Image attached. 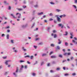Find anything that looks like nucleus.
Instances as JSON below:
<instances>
[{"label":"nucleus","instance_id":"2eb2a0df","mask_svg":"<svg viewBox=\"0 0 77 77\" xmlns=\"http://www.w3.org/2000/svg\"><path fill=\"white\" fill-rule=\"evenodd\" d=\"M47 54L44 53V54H42V56L43 57H44V56H47Z\"/></svg>","mask_w":77,"mask_h":77},{"label":"nucleus","instance_id":"3c124183","mask_svg":"<svg viewBox=\"0 0 77 77\" xmlns=\"http://www.w3.org/2000/svg\"><path fill=\"white\" fill-rule=\"evenodd\" d=\"M37 63H38V61H35V63L34 64V65H36V64H37Z\"/></svg>","mask_w":77,"mask_h":77},{"label":"nucleus","instance_id":"c85d7f7f","mask_svg":"<svg viewBox=\"0 0 77 77\" xmlns=\"http://www.w3.org/2000/svg\"><path fill=\"white\" fill-rule=\"evenodd\" d=\"M72 75H73V76H74L75 75H76V73H74L72 74Z\"/></svg>","mask_w":77,"mask_h":77},{"label":"nucleus","instance_id":"8fccbe9b","mask_svg":"<svg viewBox=\"0 0 77 77\" xmlns=\"http://www.w3.org/2000/svg\"><path fill=\"white\" fill-rule=\"evenodd\" d=\"M73 7H74V8H75V9H77V7L75 5H73Z\"/></svg>","mask_w":77,"mask_h":77},{"label":"nucleus","instance_id":"864d4df0","mask_svg":"<svg viewBox=\"0 0 77 77\" xmlns=\"http://www.w3.org/2000/svg\"><path fill=\"white\" fill-rule=\"evenodd\" d=\"M33 47H34V48H35V49H36V48H37V46L34 45L33 46Z\"/></svg>","mask_w":77,"mask_h":77},{"label":"nucleus","instance_id":"6e6d98bb","mask_svg":"<svg viewBox=\"0 0 77 77\" xmlns=\"http://www.w3.org/2000/svg\"><path fill=\"white\" fill-rule=\"evenodd\" d=\"M70 59H71V60H73V59H74V57H71Z\"/></svg>","mask_w":77,"mask_h":77},{"label":"nucleus","instance_id":"4d7b16f0","mask_svg":"<svg viewBox=\"0 0 77 77\" xmlns=\"http://www.w3.org/2000/svg\"><path fill=\"white\" fill-rule=\"evenodd\" d=\"M33 58V56H32L30 57V59H32Z\"/></svg>","mask_w":77,"mask_h":77},{"label":"nucleus","instance_id":"dca6fc26","mask_svg":"<svg viewBox=\"0 0 77 77\" xmlns=\"http://www.w3.org/2000/svg\"><path fill=\"white\" fill-rule=\"evenodd\" d=\"M56 12H60V11H61V10L59 9H56Z\"/></svg>","mask_w":77,"mask_h":77},{"label":"nucleus","instance_id":"58836bf2","mask_svg":"<svg viewBox=\"0 0 77 77\" xmlns=\"http://www.w3.org/2000/svg\"><path fill=\"white\" fill-rule=\"evenodd\" d=\"M5 36V35L4 34H2V35H1V36L2 37H4V36Z\"/></svg>","mask_w":77,"mask_h":77},{"label":"nucleus","instance_id":"09e8293b","mask_svg":"<svg viewBox=\"0 0 77 77\" xmlns=\"http://www.w3.org/2000/svg\"><path fill=\"white\" fill-rule=\"evenodd\" d=\"M73 34V32H71L70 33V35H71V36H73L72 35Z\"/></svg>","mask_w":77,"mask_h":77},{"label":"nucleus","instance_id":"bf43d9fd","mask_svg":"<svg viewBox=\"0 0 77 77\" xmlns=\"http://www.w3.org/2000/svg\"><path fill=\"white\" fill-rule=\"evenodd\" d=\"M38 40H39V38H37L35 39V41H38Z\"/></svg>","mask_w":77,"mask_h":77},{"label":"nucleus","instance_id":"37998d69","mask_svg":"<svg viewBox=\"0 0 77 77\" xmlns=\"http://www.w3.org/2000/svg\"><path fill=\"white\" fill-rule=\"evenodd\" d=\"M71 55V53H67V56H70Z\"/></svg>","mask_w":77,"mask_h":77},{"label":"nucleus","instance_id":"f03ea898","mask_svg":"<svg viewBox=\"0 0 77 77\" xmlns=\"http://www.w3.org/2000/svg\"><path fill=\"white\" fill-rule=\"evenodd\" d=\"M28 26V24L26 23L25 25H22L21 26L22 28H26Z\"/></svg>","mask_w":77,"mask_h":77},{"label":"nucleus","instance_id":"412c9836","mask_svg":"<svg viewBox=\"0 0 77 77\" xmlns=\"http://www.w3.org/2000/svg\"><path fill=\"white\" fill-rule=\"evenodd\" d=\"M34 8H38V4L35 5H34Z\"/></svg>","mask_w":77,"mask_h":77},{"label":"nucleus","instance_id":"052dcab7","mask_svg":"<svg viewBox=\"0 0 77 77\" xmlns=\"http://www.w3.org/2000/svg\"><path fill=\"white\" fill-rule=\"evenodd\" d=\"M53 54V52H51L50 54H49L50 55H51V54Z\"/></svg>","mask_w":77,"mask_h":77},{"label":"nucleus","instance_id":"a19ab883","mask_svg":"<svg viewBox=\"0 0 77 77\" xmlns=\"http://www.w3.org/2000/svg\"><path fill=\"white\" fill-rule=\"evenodd\" d=\"M32 75H33V76H35V75H36V73H33L32 74Z\"/></svg>","mask_w":77,"mask_h":77},{"label":"nucleus","instance_id":"69168bd1","mask_svg":"<svg viewBox=\"0 0 77 77\" xmlns=\"http://www.w3.org/2000/svg\"><path fill=\"white\" fill-rule=\"evenodd\" d=\"M38 30V28H36L34 30V31H36V30Z\"/></svg>","mask_w":77,"mask_h":77},{"label":"nucleus","instance_id":"e433bc0d","mask_svg":"<svg viewBox=\"0 0 77 77\" xmlns=\"http://www.w3.org/2000/svg\"><path fill=\"white\" fill-rule=\"evenodd\" d=\"M64 56H67V53H66L64 54H63Z\"/></svg>","mask_w":77,"mask_h":77},{"label":"nucleus","instance_id":"f3484780","mask_svg":"<svg viewBox=\"0 0 77 77\" xmlns=\"http://www.w3.org/2000/svg\"><path fill=\"white\" fill-rule=\"evenodd\" d=\"M11 16H12L13 18H16L15 17V16H14V15L13 14H11Z\"/></svg>","mask_w":77,"mask_h":77},{"label":"nucleus","instance_id":"f8f14e48","mask_svg":"<svg viewBox=\"0 0 77 77\" xmlns=\"http://www.w3.org/2000/svg\"><path fill=\"white\" fill-rule=\"evenodd\" d=\"M61 69L60 68V67H57L56 69V70L57 71H60Z\"/></svg>","mask_w":77,"mask_h":77},{"label":"nucleus","instance_id":"9d476101","mask_svg":"<svg viewBox=\"0 0 77 77\" xmlns=\"http://www.w3.org/2000/svg\"><path fill=\"white\" fill-rule=\"evenodd\" d=\"M58 44H61L62 43V41H60V39H58Z\"/></svg>","mask_w":77,"mask_h":77},{"label":"nucleus","instance_id":"7c9ffc66","mask_svg":"<svg viewBox=\"0 0 77 77\" xmlns=\"http://www.w3.org/2000/svg\"><path fill=\"white\" fill-rule=\"evenodd\" d=\"M35 25V23H34L32 25V26L31 27V28H33L34 27V26Z\"/></svg>","mask_w":77,"mask_h":77},{"label":"nucleus","instance_id":"f257e3e1","mask_svg":"<svg viewBox=\"0 0 77 77\" xmlns=\"http://www.w3.org/2000/svg\"><path fill=\"white\" fill-rule=\"evenodd\" d=\"M19 70V69L18 68V67H17L15 72L13 73V75L15 77H17V73L18 72Z\"/></svg>","mask_w":77,"mask_h":77},{"label":"nucleus","instance_id":"338daca9","mask_svg":"<svg viewBox=\"0 0 77 77\" xmlns=\"http://www.w3.org/2000/svg\"><path fill=\"white\" fill-rule=\"evenodd\" d=\"M46 15H44L43 16V18H45V17H46Z\"/></svg>","mask_w":77,"mask_h":77},{"label":"nucleus","instance_id":"7ed1b4c3","mask_svg":"<svg viewBox=\"0 0 77 77\" xmlns=\"http://www.w3.org/2000/svg\"><path fill=\"white\" fill-rule=\"evenodd\" d=\"M11 62V60H7L5 61V65H8V62Z\"/></svg>","mask_w":77,"mask_h":77},{"label":"nucleus","instance_id":"e2e57ef3","mask_svg":"<svg viewBox=\"0 0 77 77\" xmlns=\"http://www.w3.org/2000/svg\"><path fill=\"white\" fill-rule=\"evenodd\" d=\"M75 3H77V0H75Z\"/></svg>","mask_w":77,"mask_h":77},{"label":"nucleus","instance_id":"5fc2aeb1","mask_svg":"<svg viewBox=\"0 0 77 77\" xmlns=\"http://www.w3.org/2000/svg\"><path fill=\"white\" fill-rule=\"evenodd\" d=\"M67 29H70V27L68 25L67 26Z\"/></svg>","mask_w":77,"mask_h":77},{"label":"nucleus","instance_id":"79ce46f5","mask_svg":"<svg viewBox=\"0 0 77 77\" xmlns=\"http://www.w3.org/2000/svg\"><path fill=\"white\" fill-rule=\"evenodd\" d=\"M49 15L50 16H53V14L52 13H50Z\"/></svg>","mask_w":77,"mask_h":77},{"label":"nucleus","instance_id":"4468645a","mask_svg":"<svg viewBox=\"0 0 77 77\" xmlns=\"http://www.w3.org/2000/svg\"><path fill=\"white\" fill-rule=\"evenodd\" d=\"M45 64V63H44V62L43 61L41 62L40 63V65L41 66H42L43 65H44Z\"/></svg>","mask_w":77,"mask_h":77},{"label":"nucleus","instance_id":"4c0bfd02","mask_svg":"<svg viewBox=\"0 0 77 77\" xmlns=\"http://www.w3.org/2000/svg\"><path fill=\"white\" fill-rule=\"evenodd\" d=\"M53 64H56V62L55 61H53L52 62Z\"/></svg>","mask_w":77,"mask_h":77},{"label":"nucleus","instance_id":"6e6552de","mask_svg":"<svg viewBox=\"0 0 77 77\" xmlns=\"http://www.w3.org/2000/svg\"><path fill=\"white\" fill-rule=\"evenodd\" d=\"M44 14V12H41L40 13H38V15L39 16L42 15Z\"/></svg>","mask_w":77,"mask_h":77},{"label":"nucleus","instance_id":"49530a36","mask_svg":"<svg viewBox=\"0 0 77 77\" xmlns=\"http://www.w3.org/2000/svg\"><path fill=\"white\" fill-rule=\"evenodd\" d=\"M30 57V56L29 55H27L25 57L26 58V57Z\"/></svg>","mask_w":77,"mask_h":77},{"label":"nucleus","instance_id":"1a4fd4ad","mask_svg":"<svg viewBox=\"0 0 77 77\" xmlns=\"http://www.w3.org/2000/svg\"><path fill=\"white\" fill-rule=\"evenodd\" d=\"M51 57L52 59H53L54 58L55 59V58H56V57H57L56 55H53V56H51Z\"/></svg>","mask_w":77,"mask_h":77},{"label":"nucleus","instance_id":"a878e982","mask_svg":"<svg viewBox=\"0 0 77 77\" xmlns=\"http://www.w3.org/2000/svg\"><path fill=\"white\" fill-rule=\"evenodd\" d=\"M58 57H61V58H62L63 57L62 56V55L61 54H60L59 55Z\"/></svg>","mask_w":77,"mask_h":77},{"label":"nucleus","instance_id":"bb28decb","mask_svg":"<svg viewBox=\"0 0 77 77\" xmlns=\"http://www.w3.org/2000/svg\"><path fill=\"white\" fill-rule=\"evenodd\" d=\"M2 58L3 59H7V57H2Z\"/></svg>","mask_w":77,"mask_h":77},{"label":"nucleus","instance_id":"c756f323","mask_svg":"<svg viewBox=\"0 0 77 77\" xmlns=\"http://www.w3.org/2000/svg\"><path fill=\"white\" fill-rule=\"evenodd\" d=\"M23 68H24V66H23V65H22L21 68L20 69V70H22Z\"/></svg>","mask_w":77,"mask_h":77},{"label":"nucleus","instance_id":"de8ad7c7","mask_svg":"<svg viewBox=\"0 0 77 77\" xmlns=\"http://www.w3.org/2000/svg\"><path fill=\"white\" fill-rule=\"evenodd\" d=\"M23 9H25V8H26V6H23Z\"/></svg>","mask_w":77,"mask_h":77},{"label":"nucleus","instance_id":"5701e85b","mask_svg":"<svg viewBox=\"0 0 77 77\" xmlns=\"http://www.w3.org/2000/svg\"><path fill=\"white\" fill-rule=\"evenodd\" d=\"M22 48L23 50V51H26V49H24V47H23Z\"/></svg>","mask_w":77,"mask_h":77},{"label":"nucleus","instance_id":"0e129e2a","mask_svg":"<svg viewBox=\"0 0 77 77\" xmlns=\"http://www.w3.org/2000/svg\"><path fill=\"white\" fill-rule=\"evenodd\" d=\"M7 32H8V33H9V32H10V30L9 29H8L7 30Z\"/></svg>","mask_w":77,"mask_h":77},{"label":"nucleus","instance_id":"a211bd4d","mask_svg":"<svg viewBox=\"0 0 77 77\" xmlns=\"http://www.w3.org/2000/svg\"><path fill=\"white\" fill-rule=\"evenodd\" d=\"M14 40H11V44H14Z\"/></svg>","mask_w":77,"mask_h":77},{"label":"nucleus","instance_id":"a18cd8bd","mask_svg":"<svg viewBox=\"0 0 77 77\" xmlns=\"http://www.w3.org/2000/svg\"><path fill=\"white\" fill-rule=\"evenodd\" d=\"M55 17H57V19L58 18H59V16L58 15H56Z\"/></svg>","mask_w":77,"mask_h":77},{"label":"nucleus","instance_id":"cd10ccee","mask_svg":"<svg viewBox=\"0 0 77 77\" xmlns=\"http://www.w3.org/2000/svg\"><path fill=\"white\" fill-rule=\"evenodd\" d=\"M65 44L66 46H68V43L67 42L65 43Z\"/></svg>","mask_w":77,"mask_h":77},{"label":"nucleus","instance_id":"20e7f679","mask_svg":"<svg viewBox=\"0 0 77 77\" xmlns=\"http://www.w3.org/2000/svg\"><path fill=\"white\" fill-rule=\"evenodd\" d=\"M19 14V15L18 16L17 18H21V14L19 13H16V15H18Z\"/></svg>","mask_w":77,"mask_h":77},{"label":"nucleus","instance_id":"393cba45","mask_svg":"<svg viewBox=\"0 0 77 77\" xmlns=\"http://www.w3.org/2000/svg\"><path fill=\"white\" fill-rule=\"evenodd\" d=\"M4 3L5 4V5H9V3H7L6 1H4Z\"/></svg>","mask_w":77,"mask_h":77},{"label":"nucleus","instance_id":"473e14b6","mask_svg":"<svg viewBox=\"0 0 77 77\" xmlns=\"http://www.w3.org/2000/svg\"><path fill=\"white\" fill-rule=\"evenodd\" d=\"M57 49H58V50H60V47L59 46H57Z\"/></svg>","mask_w":77,"mask_h":77},{"label":"nucleus","instance_id":"72a5a7b5","mask_svg":"<svg viewBox=\"0 0 77 77\" xmlns=\"http://www.w3.org/2000/svg\"><path fill=\"white\" fill-rule=\"evenodd\" d=\"M8 10H11V6H8Z\"/></svg>","mask_w":77,"mask_h":77},{"label":"nucleus","instance_id":"423d86ee","mask_svg":"<svg viewBox=\"0 0 77 77\" xmlns=\"http://www.w3.org/2000/svg\"><path fill=\"white\" fill-rule=\"evenodd\" d=\"M15 47L13 48V52L15 53H17L18 52V51L17 50H15Z\"/></svg>","mask_w":77,"mask_h":77},{"label":"nucleus","instance_id":"9b49d317","mask_svg":"<svg viewBox=\"0 0 77 77\" xmlns=\"http://www.w3.org/2000/svg\"><path fill=\"white\" fill-rule=\"evenodd\" d=\"M6 38H7V39H9V35L7 34L6 36Z\"/></svg>","mask_w":77,"mask_h":77},{"label":"nucleus","instance_id":"b1692460","mask_svg":"<svg viewBox=\"0 0 77 77\" xmlns=\"http://www.w3.org/2000/svg\"><path fill=\"white\" fill-rule=\"evenodd\" d=\"M25 62V61H24V60H20L19 61V62L20 63H23V62Z\"/></svg>","mask_w":77,"mask_h":77},{"label":"nucleus","instance_id":"39448f33","mask_svg":"<svg viewBox=\"0 0 77 77\" xmlns=\"http://www.w3.org/2000/svg\"><path fill=\"white\" fill-rule=\"evenodd\" d=\"M57 19V21L59 23H60L61 21V19L60 17H58Z\"/></svg>","mask_w":77,"mask_h":77},{"label":"nucleus","instance_id":"2f4dec72","mask_svg":"<svg viewBox=\"0 0 77 77\" xmlns=\"http://www.w3.org/2000/svg\"><path fill=\"white\" fill-rule=\"evenodd\" d=\"M51 47H54V45L53 44H52L51 45Z\"/></svg>","mask_w":77,"mask_h":77},{"label":"nucleus","instance_id":"680f3d73","mask_svg":"<svg viewBox=\"0 0 77 77\" xmlns=\"http://www.w3.org/2000/svg\"><path fill=\"white\" fill-rule=\"evenodd\" d=\"M49 21H53V19L52 18H51L49 20Z\"/></svg>","mask_w":77,"mask_h":77},{"label":"nucleus","instance_id":"f704fd0d","mask_svg":"<svg viewBox=\"0 0 77 77\" xmlns=\"http://www.w3.org/2000/svg\"><path fill=\"white\" fill-rule=\"evenodd\" d=\"M57 35H56V34H54V38H57Z\"/></svg>","mask_w":77,"mask_h":77},{"label":"nucleus","instance_id":"0eeeda50","mask_svg":"<svg viewBox=\"0 0 77 77\" xmlns=\"http://www.w3.org/2000/svg\"><path fill=\"white\" fill-rule=\"evenodd\" d=\"M58 26H59V27H61V29H62L63 27V25H62V24L60 23V24H58Z\"/></svg>","mask_w":77,"mask_h":77},{"label":"nucleus","instance_id":"ddd939ff","mask_svg":"<svg viewBox=\"0 0 77 77\" xmlns=\"http://www.w3.org/2000/svg\"><path fill=\"white\" fill-rule=\"evenodd\" d=\"M17 9L19 11H22L23 10V8H17Z\"/></svg>","mask_w":77,"mask_h":77},{"label":"nucleus","instance_id":"c9c22d12","mask_svg":"<svg viewBox=\"0 0 77 77\" xmlns=\"http://www.w3.org/2000/svg\"><path fill=\"white\" fill-rule=\"evenodd\" d=\"M50 27H48L47 28V30L48 32H50Z\"/></svg>","mask_w":77,"mask_h":77},{"label":"nucleus","instance_id":"aec40b11","mask_svg":"<svg viewBox=\"0 0 77 77\" xmlns=\"http://www.w3.org/2000/svg\"><path fill=\"white\" fill-rule=\"evenodd\" d=\"M5 29H10V26H6V27H5Z\"/></svg>","mask_w":77,"mask_h":77},{"label":"nucleus","instance_id":"774afa93","mask_svg":"<svg viewBox=\"0 0 77 77\" xmlns=\"http://www.w3.org/2000/svg\"><path fill=\"white\" fill-rule=\"evenodd\" d=\"M50 72H54V71L52 70H50Z\"/></svg>","mask_w":77,"mask_h":77},{"label":"nucleus","instance_id":"6ab92c4d","mask_svg":"<svg viewBox=\"0 0 77 77\" xmlns=\"http://www.w3.org/2000/svg\"><path fill=\"white\" fill-rule=\"evenodd\" d=\"M65 33L66 34H63V35H64V36H67V35H68V32L66 31L65 32Z\"/></svg>","mask_w":77,"mask_h":77},{"label":"nucleus","instance_id":"c03bdc74","mask_svg":"<svg viewBox=\"0 0 77 77\" xmlns=\"http://www.w3.org/2000/svg\"><path fill=\"white\" fill-rule=\"evenodd\" d=\"M39 45H42L43 44V43L42 42H41L39 43Z\"/></svg>","mask_w":77,"mask_h":77},{"label":"nucleus","instance_id":"603ef678","mask_svg":"<svg viewBox=\"0 0 77 77\" xmlns=\"http://www.w3.org/2000/svg\"><path fill=\"white\" fill-rule=\"evenodd\" d=\"M63 16V17H66V15L65 14H63L62 15Z\"/></svg>","mask_w":77,"mask_h":77},{"label":"nucleus","instance_id":"ea45409f","mask_svg":"<svg viewBox=\"0 0 77 77\" xmlns=\"http://www.w3.org/2000/svg\"><path fill=\"white\" fill-rule=\"evenodd\" d=\"M50 3L51 4V5H54V4H55V3H53V2H50Z\"/></svg>","mask_w":77,"mask_h":77},{"label":"nucleus","instance_id":"4be33fe9","mask_svg":"<svg viewBox=\"0 0 77 77\" xmlns=\"http://www.w3.org/2000/svg\"><path fill=\"white\" fill-rule=\"evenodd\" d=\"M69 74L68 73H66L64 74L65 76H69Z\"/></svg>","mask_w":77,"mask_h":77},{"label":"nucleus","instance_id":"13d9d810","mask_svg":"<svg viewBox=\"0 0 77 77\" xmlns=\"http://www.w3.org/2000/svg\"><path fill=\"white\" fill-rule=\"evenodd\" d=\"M72 42H73V43H75V40H72Z\"/></svg>","mask_w":77,"mask_h":77}]
</instances>
